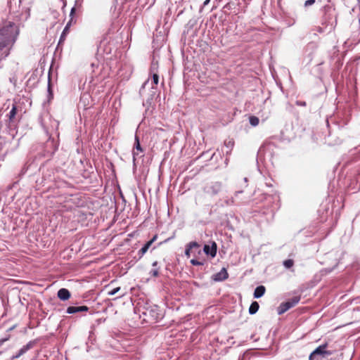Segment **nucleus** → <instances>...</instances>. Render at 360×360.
<instances>
[{
    "label": "nucleus",
    "mask_w": 360,
    "mask_h": 360,
    "mask_svg": "<svg viewBox=\"0 0 360 360\" xmlns=\"http://www.w3.org/2000/svg\"><path fill=\"white\" fill-rule=\"evenodd\" d=\"M19 30L18 26L11 22H6L0 27V51H3L0 60L6 58L10 53V49L15 43Z\"/></svg>",
    "instance_id": "obj_1"
},
{
    "label": "nucleus",
    "mask_w": 360,
    "mask_h": 360,
    "mask_svg": "<svg viewBox=\"0 0 360 360\" xmlns=\"http://www.w3.org/2000/svg\"><path fill=\"white\" fill-rule=\"evenodd\" d=\"M159 81V76L158 74L154 73L153 75V79L150 81L149 79L146 80L142 85L140 89V94L141 96H145L146 94V89H148L150 92L148 93V99H152L154 95L156 94L157 85Z\"/></svg>",
    "instance_id": "obj_2"
},
{
    "label": "nucleus",
    "mask_w": 360,
    "mask_h": 360,
    "mask_svg": "<svg viewBox=\"0 0 360 360\" xmlns=\"http://www.w3.org/2000/svg\"><path fill=\"white\" fill-rule=\"evenodd\" d=\"M327 344H323L318 347L309 356V360H320L318 357L325 358L330 354V351L326 350Z\"/></svg>",
    "instance_id": "obj_3"
},
{
    "label": "nucleus",
    "mask_w": 360,
    "mask_h": 360,
    "mask_svg": "<svg viewBox=\"0 0 360 360\" xmlns=\"http://www.w3.org/2000/svg\"><path fill=\"white\" fill-rule=\"evenodd\" d=\"M222 188V184L219 181L211 182L205 188V192L211 195L218 194Z\"/></svg>",
    "instance_id": "obj_4"
},
{
    "label": "nucleus",
    "mask_w": 360,
    "mask_h": 360,
    "mask_svg": "<svg viewBox=\"0 0 360 360\" xmlns=\"http://www.w3.org/2000/svg\"><path fill=\"white\" fill-rule=\"evenodd\" d=\"M201 252L200 249V245L195 242L193 241L189 243L186 248L185 250V255L189 257L191 254H193L194 256H195V254H200Z\"/></svg>",
    "instance_id": "obj_5"
},
{
    "label": "nucleus",
    "mask_w": 360,
    "mask_h": 360,
    "mask_svg": "<svg viewBox=\"0 0 360 360\" xmlns=\"http://www.w3.org/2000/svg\"><path fill=\"white\" fill-rule=\"evenodd\" d=\"M143 153V150L141 146L139 139L137 136H135L134 146V149L132 151L134 162L136 160V158L142 157Z\"/></svg>",
    "instance_id": "obj_6"
},
{
    "label": "nucleus",
    "mask_w": 360,
    "mask_h": 360,
    "mask_svg": "<svg viewBox=\"0 0 360 360\" xmlns=\"http://www.w3.org/2000/svg\"><path fill=\"white\" fill-rule=\"evenodd\" d=\"M35 342L34 341H30L27 345H24L16 354L15 355H13L10 360H15L16 359L19 358L24 354H25L29 349H32Z\"/></svg>",
    "instance_id": "obj_7"
},
{
    "label": "nucleus",
    "mask_w": 360,
    "mask_h": 360,
    "mask_svg": "<svg viewBox=\"0 0 360 360\" xmlns=\"http://www.w3.org/2000/svg\"><path fill=\"white\" fill-rule=\"evenodd\" d=\"M144 314L150 316L152 319L155 321H157L162 317V314L160 313L159 308L157 306H155L150 309H147Z\"/></svg>",
    "instance_id": "obj_8"
},
{
    "label": "nucleus",
    "mask_w": 360,
    "mask_h": 360,
    "mask_svg": "<svg viewBox=\"0 0 360 360\" xmlns=\"http://www.w3.org/2000/svg\"><path fill=\"white\" fill-rule=\"evenodd\" d=\"M203 251L207 255H210L212 257H214L217 254V244L215 242H213L212 246L208 245H205L203 248Z\"/></svg>",
    "instance_id": "obj_9"
},
{
    "label": "nucleus",
    "mask_w": 360,
    "mask_h": 360,
    "mask_svg": "<svg viewBox=\"0 0 360 360\" xmlns=\"http://www.w3.org/2000/svg\"><path fill=\"white\" fill-rule=\"evenodd\" d=\"M158 236L157 235H155L151 240L148 241L142 248L141 250H139L138 255H139V257H142L148 251L149 248L151 246L153 242H155L157 239Z\"/></svg>",
    "instance_id": "obj_10"
},
{
    "label": "nucleus",
    "mask_w": 360,
    "mask_h": 360,
    "mask_svg": "<svg viewBox=\"0 0 360 360\" xmlns=\"http://www.w3.org/2000/svg\"><path fill=\"white\" fill-rule=\"evenodd\" d=\"M88 310L89 308L86 306H70L67 308V313L71 314L83 311H87Z\"/></svg>",
    "instance_id": "obj_11"
},
{
    "label": "nucleus",
    "mask_w": 360,
    "mask_h": 360,
    "mask_svg": "<svg viewBox=\"0 0 360 360\" xmlns=\"http://www.w3.org/2000/svg\"><path fill=\"white\" fill-rule=\"evenodd\" d=\"M58 297L63 300H68L70 297V292L66 288H60L57 293Z\"/></svg>",
    "instance_id": "obj_12"
},
{
    "label": "nucleus",
    "mask_w": 360,
    "mask_h": 360,
    "mask_svg": "<svg viewBox=\"0 0 360 360\" xmlns=\"http://www.w3.org/2000/svg\"><path fill=\"white\" fill-rule=\"evenodd\" d=\"M228 276L227 271L225 268H222L219 272L214 275V279L217 281H222L226 280Z\"/></svg>",
    "instance_id": "obj_13"
},
{
    "label": "nucleus",
    "mask_w": 360,
    "mask_h": 360,
    "mask_svg": "<svg viewBox=\"0 0 360 360\" xmlns=\"http://www.w3.org/2000/svg\"><path fill=\"white\" fill-rule=\"evenodd\" d=\"M292 307V304L288 301L282 302L278 307V314H283Z\"/></svg>",
    "instance_id": "obj_14"
},
{
    "label": "nucleus",
    "mask_w": 360,
    "mask_h": 360,
    "mask_svg": "<svg viewBox=\"0 0 360 360\" xmlns=\"http://www.w3.org/2000/svg\"><path fill=\"white\" fill-rule=\"evenodd\" d=\"M334 8L331 5H326L323 8V11L326 15V20H330L331 18V15L334 11Z\"/></svg>",
    "instance_id": "obj_15"
},
{
    "label": "nucleus",
    "mask_w": 360,
    "mask_h": 360,
    "mask_svg": "<svg viewBox=\"0 0 360 360\" xmlns=\"http://www.w3.org/2000/svg\"><path fill=\"white\" fill-rule=\"evenodd\" d=\"M265 287L264 285H259L257 286L254 292V297L255 298H259L262 297L265 292Z\"/></svg>",
    "instance_id": "obj_16"
},
{
    "label": "nucleus",
    "mask_w": 360,
    "mask_h": 360,
    "mask_svg": "<svg viewBox=\"0 0 360 360\" xmlns=\"http://www.w3.org/2000/svg\"><path fill=\"white\" fill-rule=\"evenodd\" d=\"M234 146V141L231 139L226 140L224 141V148L226 149L225 153L226 155L231 153Z\"/></svg>",
    "instance_id": "obj_17"
},
{
    "label": "nucleus",
    "mask_w": 360,
    "mask_h": 360,
    "mask_svg": "<svg viewBox=\"0 0 360 360\" xmlns=\"http://www.w3.org/2000/svg\"><path fill=\"white\" fill-rule=\"evenodd\" d=\"M259 305L257 302H253L249 308V313L250 314H255L259 309Z\"/></svg>",
    "instance_id": "obj_18"
},
{
    "label": "nucleus",
    "mask_w": 360,
    "mask_h": 360,
    "mask_svg": "<svg viewBox=\"0 0 360 360\" xmlns=\"http://www.w3.org/2000/svg\"><path fill=\"white\" fill-rule=\"evenodd\" d=\"M68 31H69V23H68L66 25V26L65 27V28H64V30H63V32H62V34L60 35V40H59V44L65 40L66 34L68 32Z\"/></svg>",
    "instance_id": "obj_19"
},
{
    "label": "nucleus",
    "mask_w": 360,
    "mask_h": 360,
    "mask_svg": "<svg viewBox=\"0 0 360 360\" xmlns=\"http://www.w3.org/2000/svg\"><path fill=\"white\" fill-rule=\"evenodd\" d=\"M16 112H17V107L15 105H13V107L8 113V117H9L10 121H12L13 120V118L15 117V116L16 115Z\"/></svg>",
    "instance_id": "obj_20"
},
{
    "label": "nucleus",
    "mask_w": 360,
    "mask_h": 360,
    "mask_svg": "<svg viewBox=\"0 0 360 360\" xmlns=\"http://www.w3.org/2000/svg\"><path fill=\"white\" fill-rule=\"evenodd\" d=\"M283 266L286 269H290L294 265V261L291 259H286L283 262Z\"/></svg>",
    "instance_id": "obj_21"
},
{
    "label": "nucleus",
    "mask_w": 360,
    "mask_h": 360,
    "mask_svg": "<svg viewBox=\"0 0 360 360\" xmlns=\"http://www.w3.org/2000/svg\"><path fill=\"white\" fill-rule=\"evenodd\" d=\"M259 122V118L255 117V116H251L250 117V124L253 126V127H256L258 125Z\"/></svg>",
    "instance_id": "obj_22"
},
{
    "label": "nucleus",
    "mask_w": 360,
    "mask_h": 360,
    "mask_svg": "<svg viewBox=\"0 0 360 360\" xmlns=\"http://www.w3.org/2000/svg\"><path fill=\"white\" fill-rule=\"evenodd\" d=\"M300 296H295V297H292L290 300H288V302H290V304H291L292 307H293L300 302Z\"/></svg>",
    "instance_id": "obj_23"
},
{
    "label": "nucleus",
    "mask_w": 360,
    "mask_h": 360,
    "mask_svg": "<svg viewBox=\"0 0 360 360\" xmlns=\"http://www.w3.org/2000/svg\"><path fill=\"white\" fill-rule=\"evenodd\" d=\"M191 263L194 265V266H201V265H203L204 264V262H202V261H199L198 259H192L191 260Z\"/></svg>",
    "instance_id": "obj_24"
},
{
    "label": "nucleus",
    "mask_w": 360,
    "mask_h": 360,
    "mask_svg": "<svg viewBox=\"0 0 360 360\" xmlns=\"http://www.w3.org/2000/svg\"><path fill=\"white\" fill-rule=\"evenodd\" d=\"M150 274L153 276V277H157L159 275V269L158 268H155V269H153L152 270H150Z\"/></svg>",
    "instance_id": "obj_25"
},
{
    "label": "nucleus",
    "mask_w": 360,
    "mask_h": 360,
    "mask_svg": "<svg viewBox=\"0 0 360 360\" xmlns=\"http://www.w3.org/2000/svg\"><path fill=\"white\" fill-rule=\"evenodd\" d=\"M120 290V287H117V288H115L110 291L108 292V295H115L119 290Z\"/></svg>",
    "instance_id": "obj_26"
},
{
    "label": "nucleus",
    "mask_w": 360,
    "mask_h": 360,
    "mask_svg": "<svg viewBox=\"0 0 360 360\" xmlns=\"http://www.w3.org/2000/svg\"><path fill=\"white\" fill-rule=\"evenodd\" d=\"M315 3V0H306V1L304 2V7H309L311 5H313Z\"/></svg>",
    "instance_id": "obj_27"
},
{
    "label": "nucleus",
    "mask_w": 360,
    "mask_h": 360,
    "mask_svg": "<svg viewBox=\"0 0 360 360\" xmlns=\"http://www.w3.org/2000/svg\"><path fill=\"white\" fill-rule=\"evenodd\" d=\"M89 98V95L88 94H84L80 98V102H83L85 100H88Z\"/></svg>",
    "instance_id": "obj_28"
},
{
    "label": "nucleus",
    "mask_w": 360,
    "mask_h": 360,
    "mask_svg": "<svg viewBox=\"0 0 360 360\" xmlns=\"http://www.w3.org/2000/svg\"><path fill=\"white\" fill-rule=\"evenodd\" d=\"M296 105H299V106H306V102L305 101H296Z\"/></svg>",
    "instance_id": "obj_29"
},
{
    "label": "nucleus",
    "mask_w": 360,
    "mask_h": 360,
    "mask_svg": "<svg viewBox=\"0 0 360 360\" xmlns=\"http://www.w3.org/2000/svg\"><path fill=\"white\" fill-rule=\"evenodd\" d=\"M48 91H49V95H51V84H50V82H49V85H48Z\"/></svg>",
    "instance_id": "obj_30"
},
{
    "label": "nucleus",
    "mask_w": 360,
    "mask_h": 360,
    "mask_svg": "<svg viewBox=\"0 0 360 360\" xmlns=\"http://www.w3.org/2000/svg\"><path fill=\"white\" fill-rule=\"evenodd\" d=\"M157 265H158V262H157V261L154 262L152 264V266H153V267H156V266H157Z\"/></svg>",
    "instance_id": "obj_31"
},
{
    "label": "nucleus",
    "mask_w": 360,
    "mask_h": 360,
    "mask_svg": "<svg viewBox=\"0 0 360 360\" xmlns=\"http://www.w3.org/2000/svg\"><path fill=\"white\" fill-rule=\"evenodd\" d=\"M209 2H210V0H205V1H204V4H204V6L207 5V4H209Z\"/></svg>",
    "instance_id": "obj_32"
},
{
    "label": "nucleus",
    "mask_w": 360,
    "mask_h": 360,
    "mask_svg": "<svg viewBox=\"0 0 360 360\" xmlns=\"http://www.w3.org/2000/svg\"><path fill=\"white\" fill-rule=\"evenodd\" d=\"M241 193V191H236L235 195H237L238 193Z\"/></svg>",
    "instance_id": "obj_33"
},
{
    "label": "nucleus",
    "mask_w": 360,
    "mask_h": 360,
    "mask_svg": "<svg viewBox=\"0 0 360 360\" xmlns=\"http://www.w3.org/2000/svg\"><path fill=\"white\" fill-rule=\"evenodd\" d=\"M74 11H75V8H72V10H71V13H72L74 12Z\"/></svg>",
    "instance_id": "obj_34"
}]
</instances>
